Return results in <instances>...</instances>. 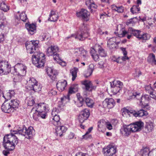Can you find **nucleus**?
Wrapping results in <instances>:
<instances>
[{"label":"nucleus","instance_id":"1","mask_svg":"<svg viewBox=\"0 0 156 156\" xmlns=\"http://www.w3.org/2000/svg\"><path fill=\"white\" fill-rule=\"evenodd\" d=\"M38 41H31L26 42L25 46L28 53L32 54V63L36 67L40 68L44 66L45 62V55L42 53L38 54Z\"/></svg>","mask_w":156,"mask_h":156},{"label":"nucleus","instance_id":"2","mask_svg":"<svg viewBox=\"0 0 156 156\" xmlns=\"http://www.w3.org/2000/svg\"><path fill=\"white\" fill-rule=\"evenodd\" d=\"M18 142L17 137L12 134H8L3 138V146L6 150L3 151V154L5 156H7L10 154L9 151L13 150Z\"/></svg>","mask_w":156,"mask_h":156},{"label":"nucleus","instance_id":"3","mask_svg":"<svg viewBox=\"0 0 156 156\" xmlns=\"http://www.w3.org/2000/svg\"><path fill=\"white\" fill-rule=\"evenodd\" d=\"M141 31L134 29L132 27H129L127 30H122L121 34L122 37H126L128 39H130L134 36L139 40L146 41L149 39L150 35L147 34H141Z\"/></svg>","mask_w":156,"mask_h":156},{"label":"nucleus","instance_id":"4","mask_svg":"<svg viewBox=\"0 0 156 156\" xmlns=\"http://www.w3.org/2000/svg\"><path fill=\"white\" fill-rule=\"evenodd\" d=\"M89 28L88 25L83 23L80 26L79 30L75 34H72L70 37H68L67 38L71 37H74L79 41H83L89 36Z\"/></svg>","mask_w":156,"mask_h":156},{"label":"nucleus","instance_id":"5","mask_svg":"<svg viewBox=\"0 0 156 156\" xmlns=\"http://www.w3.org/2000/svg\"><path fill=\"white\" fill-rule=\"evenodd\" d=\"M59 52V48L56 46L51 45L47 49L46 55L49 56H53L54 60L57 62L60 63L61 60L58 53Z\"/></svg>","mask_w":156,"mask_h":156},{"label":"nucleus","instance_id":"6","mask_svg":"<svg viewBox=\"0 0 156 156\" xmlns=\"http://www.w3.org/2000/svg\"><path fill=\"white\" fill-rule=\"evenodd\" d=\"M11 66L7 61L0 62V75H7L11 72Z\"/></svg>","mask_w":156,"mask_h":156},{"label":"nucleus","instance_id":"7","mask_svg":"<svg viewBox=\"0 0 156 156\" xmlns=\"http://www.w3.org/2000/svg\"><path fill=\"white\" fill-rule=\"evenodd\" d=\"M111 90L114 94H116L122 91L123 86L122 83L118 80H114L110 82Z\"/></svg>","mask_w":156,"mask_h":156},{"label":"nucleus","instance_id":"8","mask_svg":"<svg viewBox=\"0 0 156 156\" xmlns=\"http://www.w3.org/2000/svg\"><path fill=\"white\" fill-rule=\"evenodd\" d=\"M104 107L110 109L113 108L115 105L114 100L112 98H106L102 102Z\"/></svg>","mask_w":156,"mask_h":156},{"label":"nucleus","instance_id":"9","mask_svg":"<svg viewBox=\"0 0 156 156\" xmlns=\"http://www.w3.org/2000/svg\"><path fill=\"white\" fill-rule=\"evenodd\" d=\"M130 125L131 128L132 132H135L141 130V128L143 126L144 123L143 122L139 121Z\"/></svg>","mask_w":156,"mask_h":156},{"label":"nucleus","instance_id":"10","mask_svg":"<svg viewBox=\"0 0 156 156\" xmlns=\"http://www.w3.org/2000/svg\"><path fill=\"white\" fill-rule=\"evenodd\" d=\"M16 69V70L17 73L20 75L24 76L26 73V68L22 64L18 63L14 67Z\"/></svg>","mask_w":156,"mask_h":156},{"label":"nucleus","instance_id":"11","mask_svg":"<svg viewBox=\"0 0 156 156\" xmlns=\"http://www.w3.org/2000/svg\"><path fill=\"white\" fill-rule=\"evenodd\" d=\"M16 69V70L17 73L20 75L24 76L26 73V68L22 64L18 63L14 67Z\"/></svg>","mask_w":156,"mask_h":156},{"label":"nucleus","instance_id":"12","mask_svg":"<svg viewBox=\"0 0 156 156\" xmlns=\"http://www.w3.org/2000/svg\"><path fill=\"white\" fill-rule=\"evenodd\" d=\"M120 131L122 135L126 136H128L132 132L130 125L123 126L121 128Z\"/></svg>","mask_w":156,"mask_h":156},{"label":"nucleus","instance_id":"13","mask_svg":"<svg viewBox=\"0 0 156 156\" xmlns=\"http://www.w3.org/2000/svg\"><path fill=\"white\" fill-rule=\"evenodd\" d=\"M47 74L50 78L53 81H55L56 78V76L58 74L57 71L53 70L51 67H48L46 69Z\"/></svg>","mask_w":156,"mask_h":156},{"label":"nucleus","instance_id":"14","mask_svg":"<svg viewBox=\"0 0 156 156\" xmlns=\"http://www.w3.org/2000/svg\"><path fill=\"white\" fill-rule=\"evenodd\" d=\"M82 84L84 86L86 90L89 91H91L96 87L93 86L91 82L88 80H85L81 82Z\"/></svg>","mask_w":156,"mask_h":156},{"label":"nucleus","instance_id":"15","mask_svg":"<svg viewBox=\"0 0 156 156\" xmlns=\"http://www.w3.org/2000/svg\"><path fill=\"white\" fill-rule=\"evenodd\" d=\"M1 109L5 113H10L14 111L13 108L11 107L9 103L4 102L2 105Z\"/></svg>","mask_w":156,"mask_h":156},{"label":"nucleus","instance_id":"16","mask_svg":"<svg viewBox=\"0 0 156 156\" xmlns=\"http://www.w3.org/2000/svg\"><path fill=\"white\" fill-rule=\"evenodd\" d=\"M105 154L106 156H112L116 153V148L113 146L108 147L104 149Z\"/></svg>","mask_w":156,"mask_h":156},{"label":"nucleus","instance_id":"17","mask_svg":"<svg viewBox=\"0 0 156 156\" xmlns=\"http://www.w3.org/2000/svg\"><path fill=\"white\" fill-rule=\"evenodd\" d=\"M67 84V82L65 80H59L56 83V87L59 91L62 92L64 90Z\"/></svg>","mask_w":156,"mask_h":156},{"label":"nucleus","instance_id":"18","mask_svg":"<svg viewBox=\"0 0 156 156\" xmlns=\"http://www.w3.org/2000/svg\"><path fill=\"white\" fill-rule=\"evenodd\" d=\"M34 134L35 130L32 127L30 126L27 129H26L25 135V138L28 139H31L32 138Z\"/></svg>","mask_w":156,"mask_h":156},{"label":"nucleus","instance_id":"19","mask_svg":"<svg viewBox=\"0 0 156 156\" xmlns=\"http://www.w3.org/2000/svg\"><path fill=\"white\" fill-rule=\"evenodd\" d=\"M25 26L28 32L31 35L33 34L36 32V26L35 24L26 23Z\"/></svg>","mask_w":156,"mask_h":156},{"label":"nucleus","instance_id":"20","mask_svg":"<svg viewBox=\"0 0 156 156\" xmlns=\"http://www.w3.org/2000/svg\"><path fill=\"white\" fill-rule=\"evenodd\" d=\"M27 128L24 125L22 126L21 127H19L17 129V130L13 131H11V134H12L15 136V134H20L22 136H25L26 133V130Z\"/></svg>","mask_w":156,"mask_h":156},{"label":"nucleus","instance_id":"21","mask_svg":"<svg viewBox=\"0 0 156 156\" xmlns=\"http://www.w3.org/2000/svg\"><path fill=\"white\" fill-rule=\"evenodd\" d=\"M57 128L55 129V133L57 136H61L63 133H65L67 130V128L63 126H56Z\"/></svg>","mask_w":156,"mask_h":156},{"label":"nucleus","instance_id":"22","mask_svg":"<svg viewBox=\"0 0 156 156\" xmlns=\"http://www.w3.org/2000/svg\"><path fill=\"white\" fill-rule=\"evenodd\" d=\"M78 51L76 52H79L80 54V56L83 60H87L89 57L87 55V51L84 50L83 48H80L77 49Z\"/></svg>","mask_w":156,"mask_h":156},{"label":"nucleus","instance_id":"23","mask_svg":"<svg viewBox=\"0 0 156 156\" xmlns=\"http://www.w3.org/2000/svg\"><path fill=\"white\" fill-rule=\"evenodd\" d=\"M36 111L39 112H47L46 111V105L44 103H40L35 105Z\"/></svg>","mask_w":156,"mask_h":156},{"label":"nucleus","instance_id":"24","mask_svg":"<svg viewBox=\"0 0 156 156\" xmlns=\"http://www.w3.org/2000/svg\"><path fill=\"white\" fill-rule=\"evenodd\" d=\"M15 94L14 90H9L8 92L3 93L2 97L6 100L10 99Z\"/></svg>","mask_w":156,"mask_h":156},{"label":"nucleus","instance_id":"25","mask_svg":"<svg viewBox=\"0 0 156 156\" xmlns=\"http://www.w3.org/2000/svg\"><path fill=\"white\" fill-rule=\"evenodd\" d=\"M147 115L148 113L146 111L141 109L137 112H136L134 110L133 115L136 117H142L144 116H146Z\"/></svg>","mask_w":156,"mask_h":156},{"label":"nucleus","instance_id":"26","mask_svg":"<svg viewBox=\"0 0 156 156\" xmlns=\"http://www.w3.org/2000/svg\"><path fill=\"white\" fill-rule=\"evenodd\" d=\"M76 15L77 16L82 17L83 19H85L88 17V12L84 9H82L79 12H76Z\"/></svg>","mask_w":156,"mask_h":156},{"label":"nucleus","instance_id":"27","mask_svg":"<svg viewBox=\"0 0 156 156\" xmlns=\"http://www.w3.org/2000/svg\"><path fill=\"white\" fill-rule=\"evenodd\" d=\"M140 97H141L140 101V104L144 106V108H146L148 110L150 109V107L148 106V105L147 103H146V102L147 101V100L146 99V98H148L149 97L147 95L145 96H142Z\"/></svg>","mask_w":156,"mask_h":156},{"label":"nucleus","instance_id":"28","mask_svg":"<svg viewBox=\"0 0 156 156\" xmlns=\"http://www.w3.org/2000/svg\"><path fill=\"white\" fill-rule=\"evenodd\" d=\"M116 38L113 37L110 38L108 41L107 46L110 49L115 47Z\"/></svg>","mask_w":156,"mask_h":156},{"label":"nucleus","instance_id":"29","mask_svg":"<svg viewBox=\"0 0 156 156\" xmlns=\"http://www.w3.org/2000/svg\"><path fill=\"white\" fill-rule=\"evenodd\" d=\"M37 83V81L34 78H30L28 81L27 82V87L30 90H31V88H33V86Z\"/></svg>","mask_w":156,"mask_h":156},{"label":"nucleus","instance_id":"30","mask_svg":"<svg viewBox=\"0 0 156 156\" xmlns=\"http://www.w3.org/2000/svg\"><path fill=\"white\" fill-rule=\"evenodd\" d=\"M94 69V65L93 64L90 65L89 66L88 69L84 74V76L87 78L90 76L92 74Z\"/></svg>","mask_w":156,"mask_h":156},{"label":"nucleus","instance_id":"31","mask_svg":"<svg viewBox=\"0 0 156 156\" xmlns=\"http://www.w3.org/2000/svg\"><path fill=\"white\" fill-rule=\"evenodd\" d=\"M49 16L50 17L48 18V20L53 22L56 21L58 20V16L55 13V12L52 10L51 11Z\"/></svg>","mask_w":156,"mask_h":156},{"label":"nucleus","instance_id":"32","mask_svg":"<svg viewBox=\"0 0 156 156\" xmlns=\"http://www.w3.org/2000/svg\"><path fill=\"white\" fill-rule=\"evenodd\" d=\"M60 117L59 115H56L53 117L52 121L53 124L55 126H60L61 125V122L60 121Z\"/></svg>","mask_w":156,"mask_h":156},{"label":"nucleus","instance_id":"33","mask_svg":"<svg viewBox=\"0 0 156 156\" xmlns=\"http://www.w3.org/2000/svg\"><path fill=\"white\" fill-rule=\"evenodd\" d=\"M16 69L14 68V72L13 73L14 76H13V81L15 82H20L21 80V76L22 75H20L18 73L16 72Z\"/></svg>","mask_w":156,"mask_h":156},{"label":"nucleus","instance_id":"34","mask_svg":"<svg viewBox=\"0 0 156 156\" xmlns=\"http://www.w3.org/2000/svg\"><path fill=\"white\" fill-rule=\"evenodd\" d=\"M154 128L153 124L152 122L147 123L145 127V131L147 133L151 131Z\"/></svg>","mask_w":156,"mask_h":156},{"label":"nucleus","instance_id":"35","mask_svg":"<svg viewBox=\"0 0 156 156\" xmlns=\"http://www.w3.org/2000/svg\"><path fill=\"white\" fill-rule=\"evenodd\" d=\"M112 10L116 11L118 13H122L124 11V7L122 6L117 7L115 5H113L111 6Z\"/></svg>","mask_w":156,"mask_h":156},{"label":"nucleus","instance_id":"36","mask_svg":"<svg viewBox=\"0 0 156 156\" xmlns=\"http://www.w3.org/2000/svg\"><path fill=\"white\" fill-rule=\"evenodd\" d=\"M78 90V85L76 84V85H73L69 87L68 91V94H70L74 93L77 92Z\"/></svg>","mask_w":156,"mask_h":156},{"label":"nucleus","instance_id":"37","mask_svg":"<svg viewBox=\"0 0 156 156\" xmlns=\"http://www.w3.org/2000/svg\"><path fill=\"white\" fill-rule=\"evenodd\" d=\"M2 2L1 3L0 8L1 10L4 12H7L9 9V7L5 3L4 0H2Z\"/></svg>","mask_w":156,"mask_h":156},{"label":"nucleus","instance_id":"38","mask_svg":"<svg viewBox=\"0 0 156 156\" xmlns=\"http://www.w3.org/2000/svg\"><path fill=\"white\" fill-rule=\"evenodd\" d=\"M78 70V69L77 68L74 67L70 70V73L72 76V79L73 81L75 80L77 76Z\"/></svg>","mask_w":156,"mask_h":156},{"label":"nucleus","instance_id":"39","mask_svg":"<svg viewBox=\"0 0 156 156\" xmlns=\"http://www.w3.org/2000/svg\"><path fill=\"white\" fill-rule=\"evenodd\" d=\"M11 107L13 108L14 111L16 110V108H18L19 106V103L18 101L16 100H12L10 101V102L9 103Z\"/></svg>","mask_w":156,"mask_h":156},{"label":"nucleus","instance_id":"40","mask_svg":"<svg viewBox=\"0 0 156 156\" xmlns=\"http://www.w3.org/2000/svg\"><path fill=\"white\" fill-rule=\"evenodd\" d=\"M34 111H35V112L33 113V118L36 121L38 120V117H39V112L38 111H36V109L33 108L31 112H32Z\"/></svg>","mask_w":156,"mask_h":156},{"label":"nucleus","instance_id":"41","mask_svg":"<svg viewBox=\"0 0 156 156\" xmlns=\"http://www.w3.org/2000/svg\"><path fill=\"white\" fill-rule=\"evenodd\" d=\"M149 150L148 148H145L143 149H142L140 152V154L142 156H150Z\"/></svg>","mask_w":156,"mask_h":156},{"label":"nucleus","instance_id":"42","mask_svg":"<svg viewBox=\"0 0 156 156\" xmlns=\"http://www.w3.org/2000/svg\"><path fill=\"white\" fill-rule=\"evenodd\" d=\"M85 101L88 107L91 108L93 107L94 102L90 98H86Z\"/></svg>","mask_w":156,"mask_h":156},{"label":"nucleus","instance_id":"43","mask_svg":"<svg viewBox=\"0 0 156 156\" xmlns=\"http://www.w3.org/2000/svg\"><path fill=\"white\" fill-rule=\"evenodd\" d=\"M98 50L100 55L101 56L105 57L107 55L105 51L104 50L101 46H98Z\"/></svg>","mask_w":156,"mask_h":156},{"label":"nucleus","instance_id":"44","mask_svg":"<svg viewBox=\"0 0 156 156\" xmlns=\"http://www.w3.org/2000/svg\"><path fill=\"white\" fill-rule=\"evenodd\" d=\"M33 87L31 88V90H33L35 92H38L41 90L42 86L40 84L38 85L37 83Z\"/></svg>","mask_w":156,"mask_h":156},{"label":"nucleus","instance_id":"45","mask_svg":"<svg viewBox=\"0 0 156 156\" xmlns=\"http://www.w3.org/2000/svg\"><path fill=\"white\" fill-rule=\"evenodd\" d=\"M140 10V8L139 5H133L130 11L131 12L134 13H138Z\"/></svg>","mask_w":156,"mask_h":156},{"label":"nucleus","instance_id":"46","mask_svg":"<svg viewBox=\"0 0 156 156\" xmlns=\"http://www.w3.org/2000/svg\"><path fill=\"white\" fill-rule=\"evenodd\" d=\"M20 19L24 22H27L28 19L27 15L25 14V12H23L21 13L20 15Z\"/></svg>","mask_w":156,"mask_h":156},{"label":"nucleus","instance_id":"47","mask_svg":"<svg viewBox=\"0 0 156 156\" xmlns=\"http://www.w3.org/2000/svg\"><path fill=\"white\" fill-rule=\"evenodd\" d=\"M123 112L124 113H127L129 115L131 114H132L133 115V113L134 112V110L130 109H127L126 108H123Z\"/></svg>","mask_w":156,"mask_h":156},{"label":"nucleus","instance_id":"48","mask_svg":"<svg viewBox=\"0 0 156 156\" xmlns=\"http://www.w3.org/2000/svg\"><path fill=\"white\" fill-rule=\"evenodd\" d=\"M81 114L88 118L90 115L89 111L88 109H85L82 112Z\"/></svg>","mask_w":156,"mask_h":156},{"label":"nucleus","instance_id":"49","mask_svg":"<svg viewBox=\"0 0 156 156\" xmlns=\"http://www.w3.org/2000/svg\"><path fill=\"white\" fill-rule=\"evenodd\" d=\"M27 105L28 106H33L35 103V101L32 97L30 98H27Z\"/></svg>","mask_w":156,"mask_h":156},{"label":"nucleus","instance_id":"50","mask_svg":"<svg viewBox=\"0 0 156 156\" xmlns=\"http://www.w3.org/2000/svg\"><path fill=\"white\" fill-rule=\"evenodd\" d=\"M84 116L82 114H80L79 116V120L80 122L81 123L83 122L85 120H87L88 118L84 117Z\"/></svg>","mask_w":156,"mask_h":156},{"label":"nucleus","instance_id":"51","mask_svg":"<svg viewBox=\"0 0 156 156\" xmlns=\"http://www.w3.org/2000/svg\"><path fill=\"white\" fill-rule=\"evenodd\" d=\"M98 66L99 68L103 69L106 66V64L104 62L101 61L98 63Z\"/></svg>","mask_w":156,"mask_h":156},{"label":"nucleus","instance_id":"52","mask_svg":"<svg viewBox=\"0 0 156 156\" xmlns=\"http://www.w3.org/2000/svg\"><path fill=\"white\" fill-rule=\"evenodd\" d=\"M151 56L150 58L151 60L154 64L156 65V59H155V55L153 53H151L150 55V56Z\"/></svg>","mask_w":156,"mask_h":156},{"label":"nucleus","instance_id":"53","mask_svg":"<svg viewBox=\"0 0 156 156\" xmlns=\"http://www.w3.org/2000/svg\"><path fill=\"white\" fill-rule=\"evenodd\" d=\"M47 112H39V117L42 119H45L47 116Z\"/></svg>","mask_w":156,"mask_h":156},{"label":"nucleus","instance_id":"54","mask_svg":"<svg viewBox=\"0 0 156 156\" xmlns=\"http://www.w3.org/2000/svg\"><path fill=\"white\" fill-rule=\"evenodd\" d=\"M97 32V33L100 35L107 34L108 33L107 31H105V32H104V31H102V29L100 28L98 29Z\"/></svg>","mask_w":156,"mask_h":156},{"label":"nucleus","instance_id":"55","mask_svg":"<svg viewBox=\"0 0 156 156\" xmlns=\"http://www.w3.org/2000/svg\"><path fill=\"white\" fill-rule=\"evenodd\" d=\"M140 94L139 93L134 92L131 96V98H136L137 99H138L139 97L140 96Z\"/></svg>","mask_w":156,"mask_h":156},{"label":"nucleus","instance_id":"56","mask_svg":"<svg viewBox=\"0 0 156 156\" xmlns=\"http://www.w3.org/2000/svg\"><path fill=\"white\" fill-rule=\"evenodd\" d=\"M78 99V100L80 104V105H78V106L79 107L82 106L83 105V103L84 101V99L82 97H81L80 98L79 97Z\"/></svg>","mask_w":156,"mask_h":156},{"label":"nucleus","instance_id":"57","mask_svg":"<svg viewBox=\"0 0 156 156\" xmlns=\"http://www.w3.org/2000/svg\"><path fill=\"white\" fill-rule=\"evenodd\" d=\"M149 155L150 156H156V148L149 151Z\"/></svg>","mask_w":156,"mask_h":156},{"label":"nucleus","instance_id":"58","mask_svg":"<svg viewBox=\"0 0 156 156\" xmlns=\"http://www.w3.org/2000/svg\"><path fill=\"white\" fill-rule=\"evenodd\" d=\"M93 2V0H87L86 1V4L88 6V8H90V6Z\"/></svg>","mask_w":156,"mask_h":156},{"label":"nucleus","instance_id":"59","mask_svg":"<svg viewBox=\"0 0 156 156\" xmlns=\"http://www.w3.org/2000/svg\"><path fill=\"white\" fill-rule=\"evenodd\" d=\"M97 7V5H95L94 2H93L91 4L90 6V8H89L91 10H93V9H96Z\"/></svg>","mask_w":156,"mask_h":156},{"label":"nucleus","instance_id":"60","mask_svg":"<svg viewBox=\"0 0 156 156\" xmlns=\"http://www.w3.org/2000/svg\"><path fill=\"white\" fill-rule=\"evenodd\" d=\"M92 56L94 60L95 61H98L99 58V56L97 53L94 55H92Z\"/></svg>","mask_w":156,"mask_h":156},{"label":"nucleus","instance_id":"61","mask_svg":"<svg viewBox=\"0 0 156 156\" xmlns=\"http://www.w3.org/2000/svg\"><path fill=\"white\" fill-rule=\"evenodd\" d=\"M75 156H91L90 155H89L88 154H86V153H82V152L80 153H78L76 154Z\"/></svg>","mask_w":156,"mask_h":156},{"label":"nucleus","instance_id":"62","mask_svg":"<svg viewBox=\"0 0 156 156\" xmlns=\"http://www.w3.org/2000/svg\"><path fill=\"white\" fill-rule=\"evenodd\" d=\"M136 19V17H135V18L130 19L129 20H128V21H127V22L128 24H134L135 22V21L134 20V19Z\"/></svg>","mask_w":156,"mask_h":156},{"label":"nucleus","instance_id":"63","mask_svg":"<svg viewBox=\"0 0 156 156\" xmlns=\"http://www.w3.org/2000/svg\"><path fill=\"white\" fill-rule=\"evenodd\" d=\"M57 114L58 112L56 111V109H53L51 112L52 117H53L56 115H57Z\"/></svg>","mask_w":156,"mask_h":156},{"label":"nucleus","instance_id":"64","mask_svg":"<svg viewBox=\"0 0 156 156\" xmlns=\"http://www.w3.org/2000/svg\"><path fill=\"white\" fill-rule=\"evenodd\" d=\"M88 134V132H87L85 134L82 136V139H87L88 138H89L90 136Z\"/></svg>","mask_w":156,"mask_h":156}]
</instances>
